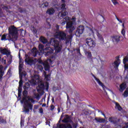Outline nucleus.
<instances>
[{"label":"nucleus","mask_w":128,"mask_h":128,"mask_svg":"<svg viewBox=\"0 0 128 128\" xmlns=\"http://www.w3.org/2000/svg\"><path fill=\"white\" fill-rule=\"evenodd\" d=\"M123 36L125 38L126 36V30H124V28L122 29V32H121Z\"/></svg>","instance_id":"43"},{"label":"nucleus","mask_w":128,"mask_h":128,"mask_svg":"<svg viewBox=\"0 0 128 128\" xmlns=\"http://www.w3.org/2000/svg\"><path fill=\"white\" fill-rule=\"evenodd\" d=\"M72 128H78V124H72Z\"/></svg>","instance_id":"58"},{"label":"nucleus","mask_w":128,"mask_h":128,"mask_svg":"<svg viewBox=\"0 0 128 128\" xmlns=\"http://www.w3.org/2000/svg\"><path fill=\"white\" fill-rule=\"evenodd\" d=\"M86 43L88 46V48H94L96 46V43L91 38H86L85 40Z\"/></svg>","instance_id":"5"},{"label":"nucleus","mask_w":128,"mask_h":128,"mask_svg":"<svg viewBox=\"0 0 128 128\" xmlns=\"http://www.w3.org/2000/svg\"><path fill=\"white\" fill-rule=\"evenodd\" d=\"M115 104L116 108L118 110H122V106H120V104L118 102H116Z\"/></svg>","instance_id":"27"},{"label":"nucleus","mask_w":128,"mask_h":128,"mask_svg":"<svg viewBox=\"0 0 128 128\" xmlns=\"http://www.w3.org/2000/svg\"><path fill=\"white\" fill-rule=\"evenodd\" d=\"M42 64L44 66V70L46 72L50 70V64H48V63H42Z\"/></svg>","instance_id":"19"},{"label":"nucleus","mask_w":128,"mask_h":128,"mask_svg":"<svg viewBox=\"0 0 128 128\" xmlns=\"http://www.w3.org/2000/svg\"><path fill=\"white\" fill-rule=\"evenodd\" d=\"M26 76V72H22L21 74L20 73V78H22V76Z\"/></svg>","instance_id":"36"},{"label":"nucleus","mask_w":128,"mask_h":128,"mask_svg":"<svg viewBox=\"0 0 128 128\" xmlns=\"http://www.w3.org/2000/svg\"><path fill=\"white\" fill-rule=\"evenodd\" d=\"M44 6L45 8H48V2H45L44 4Z\"/></svg>","instance_id":"63"},{"label":"nucleus","mask_w":128,"mask_h":128,"mask_svg":"<svg viewBox=\"0 0 128 128\" xmlns=\"http://www.w3.org/2000/svg\"><path fill=\"white\" fill-rule=\"evenodd\" d=\"M50 44L54 48L50 47H46L44 50V53L45 54V56H50L52 54H54V50H55L56 54L60 52L62 46L60 44V42L56 38H52L50 40Z\"/></svg>","instance_id":"1"},{"label":"nucleus","mask_w":128,"mask_h":128,"mask_svg":"<svg viewBox=\"0 0 128 128\" xmlns=\"http://www.w3.org/2000/svg\"><path fill=\"white\" fill-rule=\"evenodd\" d=\"M120 36H114L112 37V41L114 42H118L120 40Z\"/></svg>","instance_id":"17"},{"label":"nucleus","mask_w":128,"mask_h":128,"mask_svg":"<svg viewBox=\"0 0 128 128\" xmlns=\"http://www.w3.org/2000/svg\"><path fill=\"white\" fill-rule=\"evenodd\" d=\"M84 114L86 116H90L92 114V112H90V111H86Z\"/></svg>","instance_id":"48"},{"label":"nucleus","mask_w":128,"mask_h":128,"mask_svg":"<svg viewBox=\"0 0 128 128\" xmlns=\"http://www.w3.org/2000/svg\"><path fill=\"white\" fill-rule=\"evenodd\" d=\"M44 79L46 80H50V74H48L47 75H45Z\"/></svg>","instance_id":"34"},{"label":"nucleus","mask_w":128,"mask_h":128,"mask_svg":"<svg viewBox=\"0 0 128 128\" xmlns=\"http://www.w3.org/2000/svg\"><path fill=\"white\" fill-rule=\"evenodd\" d=\"M68 36V38H70V40H72V37L74 36V34H72V33H71Z\"/></svg>","instance_id":"57"},{"label":"nucleus","mask_w":128,"mask_h":128,"mask_svg":"<svg viewBox=\"0 0 128 128\" xmlns=\"http://www.w3.org/2000/svg\"><path fill=\"white\" fill-rule=\"evenodd\" d=\"M126 84H124V83H122V84H121L120 85V92H122L123 90H126Z\"/></svg>","instance_id":"21"},{"label":"nucleus","mask_w":128,"mask_h":128,"mask_svg":"<svg viewBox=\"0 0 128 128\" xmlns=\"http://www.w3.org/2000/svg\"><path fill=\"white\" fill-rule=\"evenodd\" d=\"M32 32L34 34H36V30L34 27L33 28Z\"/></svg>","instance_id":"64"},{"label":"nucleus","mask_w":128,"mask_h":128,"mask_svg":"<svg viewBox=\"0 0 128 128\" xmlns=\"http://www.w3.org/2000/svg\"><path fill=\"white\" fill-rule=\"evenodd\" d=\"M56 12V10H54V8H50L47 10L46 12V14H48L49 16H52Z\"/></svg>","instance_id":"11"},{"label":"nucleus","mask_w":128,"mask_h":128,"mask_svg":"<svg viewBox=\"0 0 128 128\" xmlns=\"http://www.w3.org/2000/svg\"><path fill=\"white\" fill-rule=\"evenodd\" d=\"M128 62V53L127 56H125L123 59V64H126Z\"/></svg>","instance_id":"31"},{"label":"nucleus","mask_w":128,"mask_h":128,"mask_svg":"<svg viewBox=\"0 0 128 128\" xmlns=\"http://www.w3.org/2000/svg\"><path fill=\"white\" fill-rule=\"evenodd\" d=\"M80 98V94H77V97H76V98H72L73 100H74V102H76V100H78V99Z\"/></svg>","instance_id":"44"},{"label":"nucleus","mask_w":128,"mask_h":128,"mask_svg":"<svg viewBox=\"0 0 128 128\" xmlns=\"http://www.w3.org/2000/svg\"><path fill=\"white\" fill-rule=\"evenodd\" d=\"M30 84H34L36 82V80H34V78H33L32 80H30Z\"/></svg>","instance_id":"50"},{"label":"nucleus","mask_w":128,"mask_h":128,"mask_svg":"<svg viewBox=\"0 0 128 128\" xmlns=\"http://www.w3.org/2000/svg\"><path fill=\"white\" fill-rule=\"evenodd\" d=\"M38 84L39 89H37V91L40 92V90H44V83L42 80H39L38 81Z\"/></svg>","instance_id":"9"},{"label":"nucleus","mask_w":128,"mask_h":128,"mask_svg":"<svg viewBox=\"0 0 128 128\" xmlns=\"http://www.w3.org/2000/svg\"><path fill=\"white\" fill-rule=\"evenodd\" d=\"M28 56V54H26V59L25 62H26L28 64H32L34 62V60H31L29 58V57L26 58Z\"/></svg>","instance_id":"13"},{"label":"nucleus","mask_w":128,"mask_h":128,"mask_svg":"<svg viewBox=\"0 0 128 128\" xmlns=\"http://www.w3.org/2000/svg\"><path fill=\"white\" fill-rule=\"evenodd\" d=\"M31 52L32 54H34V56H36V55L38 54V52H36V48L34 47L31 50Z\"/></svg>","instance_id":"23"},{"label":"nucleus","mask_w":128,"mask_h":128,"mask_svg":"<svg viewBox=\"0 0 128 128\" xmlns=\"http://www.w3.org/2000/svg\"><path fill=\"white\" fill-rule=\"evenodd\" d=\"M64 20H65V22H68V20H70V17L68 16H66L64 18Z\"/></svg>","instance_id":"55"},{"label":"nucleus","mask_w":128,"mask_h":128,"mask_svg":"<svg viewBox=\"0 0 128 128\" xmlns=\"http://www.w3.org/2000/svg\"><path fill=\"white\" fill-rule=\"evenodd\" d=\"M85 54L89 58H92V52L88 51H85Z\"/></svg>","instance_id":"28"},{"label":"nucleus","mask_w":128,"mask_h":128,"mask_svg":"<svg viewBox=\"0 0 128 128\" xmlns=\"http://www.w3.org/2000/svg\"><path fill=\"white\" fill-rule=\"evenodd\" d=\"M72 40V39H70V38H66V39L65 40H66V44H68V42H70V40Z\"/></svg>","instance_id":"47"},{"label":"nucleus","mask_w":128,"mask_h":128,"mask_svg":"<svg viewBox=\"0 0 128 128\" xmlns=\"http://www.w3.org/2000/svg\"><path fill=\"white\" fill-rule=\"evenodd\" d=\"M86 30H87V32L88 34V36H94V30H92V28L87 26L86 27Z\"/></svg>","instance_id":"14"},{"label":"nucleus","mask_w":128,"mask_h":128,"mask_svg":"<svg viewBox=\"0 0 128 128\" xmlns=\"http://www.w3.org/2000/svg\"><path fill=\"white\" fill-rule=\"evenodd\" d=\"M30 84L28 83V82L25 83V84L24 86V90H28L30 88Z\"/></svg>","instance_id":"24"},{"label":"nucleus","mask_w":128,"mask_h":128,"mask_svg":"<svg viewBox=\"0 0 128 128\" xmlns=\"http://www.w3.org/2000/svg\"><path fill=\"white\" fill-rule=\"evenodd\" d=\"M44 45L42 44H40L38 45V48H39V50H40V52H44Z\"/></svg>","instance_id":"30"},{"label":"nucleus","mask_w":128,"mask_h":128,"mask_svg":"<svg viewBox=\"0 0 128 128\" xmlns=\"http://www.w3.org/2000/svg\"><path fill=\"white\" fill-rule=\"evenodd\" d=\"M4 68H0V76L2 78L4 76V71H3L2 70Z\"/></svg>","instance_id":"35"},{"label":"nucleus","mask_w":128,"mask_h":128,"mask_svg":"<svg viewBox=\"0 0 128 128\" xmlns=\"http://www.w3.org/2000/svg\"><path fill=\"white\" fill-rule=\"evenodd\" d=\"M96 34L98 40H100L102 42H104V38H102V34H100V32H96Z\"/></svg>","instance_id":"22"},{"label":"nucleus","mask_w":128,"mask_h":128,"mask_svg":"<svg viewBox=\"0 0 128 128\" xmlns=\"http://www.w3.org/2000/svg\"><path fill=\"white\" fill-rule=\"evenodd\" d=\"M24 66V64H19V66H18V70H19V74L22 70V68Z\"/></svg>","instance_id":"32"},{"label":"nucleus","mask_w":128,"mask_h":128,"mask_svg":"<svg viewBox=\"0 0 128 128\" xmlns=\"http://www.w3.org/2000/svg\"><path fill=\"white\" fill-rule=\"evenodd\" d=\"M28 100H30V102H36V100H34L32 98H28Z\"/></svg>","instance_id":"56"},{"label":"nucleus","mask_w":128,"mask_h":128,"mask_svg":"<svg viewBox=\"0 0 128 128\" xmlns=\"http://www.w3.org/2000/svg\"><path fill=\"white\" fill-rule=\"evenodd\" d=\"M8 33L10 34H11L12 36H16L18 34V30L21 32V34L24 32V29H20L18 30V28L14 26H11L8 28Z\"/></svg>","instance_id":"4"},{"label":"nucleus","mask_w":128,"mask_h":128,"mask_svg":"<svg viewBox=\"0 0 128 128\" xmlns=\"http://www.w3.org/2000/svg\"><path fill=\"white\" fill-rule=\"evenodd\" d=\"M76 50L77 52V54H80V56L82 55V54H80V48H76Z\"/></svg>","instance_id":"54"},{"label":"nucleus","mask_w":128,"mask_h":128,"mask_svg":"<svg viewBox=\"0 0 128 128\" xmlns=\"http://www.w3.org/2000/svg\"><path fill=\"white\" fill-rule=\"evenodd\" d=\"M0 52L2 53V54L6 56H8V54H10V52L6 48H0Z\"/></svg>","instance_id":"12"},{"label":"nucleus","mask_w":128,"mask_h":128,"mask_svg":"<svg viewBox=\"0 0 128 128\" xmlns=\"http://www.w3.org/2000/svg\"><path fill=\"white\" fill-rule=\"evenodd\" d=\"M12 34H10L8 32V34H6V40H12Z\"/></svg>","instance_id":"29"},{"label":"nucleus","mask_w":128,"mask_h":128,"mask_svg":"<svg viewBox=\"0 0 128 128\" xmlns=\"http://www.w3.org/2000/svg\"><path fill=\"white\" fill-rule=\"evenodd\" d=\"M33 78L34 80H36V81L37 80L38 82L39 80H40V76L38 75H34Z\"/></svg>","instance_id":"33"},{"label":"nucleus","mask_w":128,"mask_h":128,"mask_svg":"<svg viewBox=\"0 0 128 128\" xmlns=\"http://www.w3.org/2000/svg\"><path fill=\"white\" fill-rule=\"evenodd\" d=\"M24 112H30V108H28L26 106H24Z\"/></svg>","instance_id":"51"},{"label":"nucleus","mask_w":128,"mask_h":128,"mask_svg":"<svg viewBox=\"0 0 128 128\" xmlns=\"http://www.w3.org/2000/svg\"><path fill=\"white\" fill-rule=\"evenodd\" d=\"M92 76H94V78L96 80L97 82H98V84L100 86H102V88H104V84H102V82H100V79L96 77L94 75H92Z\"/></svg>","instance_id":"16"},{"label":"nucleus","mask_w":128,"mask_h":128,"mask_svg":"<svg viewBox=\"0 0 128 128\" xmlns=\"http://www.w3.org/2000/svg\"><path fill=\"white\" fill-rule=\"evenodd\" d=\"M84 26H80L77 28L75 34L76 36H80V34H84Z\"/></svg>","instance_id":"7"},{"label":"nucleus","mask_w":128,"mask_h":128,"mask_svg":"<svg viewBox=\"0 0 128 128\" xmlns=\"http://www.w3.org/2000/svg\"><path fill=\"white\" fill-rule=\"evenodd\" d=\"M38 68L40 70V72H42V70H44V67L42 65H38Z\"/></svg>","instance_id":"40"},{"label":"nucleus","mask_w":128,"mask_h":128,"mask_svg":"<svg viewBox=\"0 0 128 128\" xmlns=\"http://www.w3.org/2000/svg\"><path fill=\"white\" fill-rule=\"evenodd\" d=\"M112 2L114 4H118V2H116V0H112Z\"/></svg>","instance_id":"61"},{"label":"nucleus","mask_w":128,"mask_h":128,"mask_svg":"<svg viewBox=\"0 0 128 128\" xmlns=\"http://www.w3.org/2000/svg\"><path fill=\"white\" fill-rule=\"evenodd\" d=\"M123 96L124 98H127V96H128V92L126 90L124 91Z\"/></svg>","instance_id":"46"},{"label":"nucleus","mask_w":128,"mask_h":128,"mask_svg":"<svg viewBox=\"0 0 128 128\" xmlns=\"http://www.w3.org/2000/svg\"><path fill=\"white\" fill-rule=\"evenodd\" d=\"M22 78H20V80L19 82V86L18 88H22Z\"/></svg>","instance_id":"41"},{"label":"nucleus","mask_w":128,"mask_h":128,"mask_svg":"<svg viewBox=\"0 0 128 128\" xmlns=\"http://www.w3.org/2000/svg\"><path fill=\"white\" fill-rule=\"evenodd\" d=\"M28 90H24V91L23 92V96H28Z\"/></svg>","instance_id":"45"},{"label":"nucleus","mask_w":128,"mask_h":128,"mask_svg":"<svg viewBox=\"0 0 128 128\" xmlns=\"http://www.w3.org/2000/svg\"><path fill=\"white\" fill-rule=\"evenodd\" d=\"M116 60L112 64L114 68L118 70V66L120 64V56H117L116 57Z\"/></svg>","instance_id":"8"},{"label":"nucleus","mask_w":128,"mask_h":128,"mask_svg":"<svg viewBox=\"0 0 128 128\" xmlns=\"http://www.w3.org/2000/svg\"><path fill=\"white\" fill-rule=\"evenodd\" d=\"M124 70H128V64L124 65Z\"/></svg>","instance_id":"62"},{"label":"nucleus","mask_w":128,"mask_h":128,"mask_svg":"<svg viewBox=\"0 0 128 128\" xmlns=\"http://www.w3.org/2000/svg\"><path fill=\"white\" fill-rule=\"evenodd\" d=\"M54 110V106L52 104L50 106V110Z\"/></svg>","instance_id":"60"},{"label":"nucleus","mask_w":128,"mask_h":128,"mask_svg":"<svg viewBox=\"0 0 128 128\" xmlns=\"http://www.w3.org/2000/svg\"><path fill=\"white\" fill-rule=\"evenodd\" d=\"M22 87L18 88V98H20L22 96Z\"/></svg>","instance_id":"26"},{"label":"nucleus","mask_w":128,"mask_h":128,"mask_svg":"<svg viewBox=\"0 0 128 128\" xmlns=\"http://www.w3.org/2000/svg\"><path fill=\"white\" fill-rule=\"evenodd\" d=\"M6 124V120L4 119V118L0 116V124Z\"/></svg>","instance_id":"20"},{"label":"nucleus","mask_w":128,"mask_h":128,"mask_svg":"<svg viewBox=\"0 0 128 128\" xmlns=\"http://www.w3.org/2000/svg\"><path fill=\"white\" fill-rule=\"evenodd\" d=\"M39 112L40 114H44V110L42 108L39 109Z\"/></svg>","instance_id":"59"},{"label":"nucleus","mask_w":128,"mask_h":128,"mask_svg":"<svg viewBox=\"0 0 128 128\" xmlns=\"http://www.w3.org/2000/svg\"><path fill=\"white\" fill-rule=\"evenodd\" d=\"M40 42L44 44H48V39L44 37L41 36L40 38Z\"/></svg>","instance_id":"18"},{"label":"nucleus","mask_w":128,"mask_h":128,"mask_svg":"<svg viewBox=\"0 0 128 128\" xmlns=\"http://www.w3.org/2000/svg\"><path fill=\"white\" fill-rule=\"evenodd\" d=\"M30 102V100H28H28H26V97L25 96L22 98V100H21V103L24 104H24L26 106H28V104H30L28 102Z\"/></svg>","instance_id":"15"},{"label":"nucleus","mask_w":128,"mask_h":128,"mask_svg":"<svg viewBox=\"0 0 128 128\" xmlns=\"http://www.w3.org/2000/svg\"><path fill=\"white\" fill-rule=\"evenodd\" d=\"M61 8L62 10H66V4H62L61 6Z\"/></svg>","instance_id":"42"},{"label":"nucleus","mask_w":128,"mask_h":128,"mask_svg":"<svg viewBox=\"0 0 128 128\" xmlns=\"http://www.w3.org/2000/svg\"><path fill=\"white\" fill-rule=\"evenodd\" d=\"M68 12L65 10L64 12H59V13L58 14V16L60 20H62V18H64V16H68Z\"/></svg>","instance_id":"10"},{"label":"nucleus","mask_w":128,"mask_h":128,"mask_svg":"<svg viewBox=\"0 0 128 128\" xmlns=\"http://www.w3.org/2000/svg\"><path fill=\"white\" fill-rule=\"evenodd\" d=\"M94 120H96V122H104V119L95 118Z\"/></svg>","instance_id":"25"},{"label":"nucleus","mask_w":128,"mask_h":128,"mask_svg":"<svg viewBox=\"0 0 128 128\" xmlns=\"http://www.w3.org/2000/svg\"><path fill=\"white\" fill-rule=\"evenodd\" d=\"M1 40H6V34H4L2 36Z\"/></svg>","instance_id":"39"},{"label":"nucleus","mask_w":128,"mask_h":128,"mask_svg":"<svg viewBox=\"0 0 128 128\" xmlns=\"http://www.w3.org/2000/svg\"><path fill=\"white\" fill-rule=\"evenodd\" d=\"M64 124H57L56 128H72V126L70 124H74L72 120V116L68 114H65L64 118L62 120Z\"/></svg>","instance_id":"2"},{"label":"nucleus","mask_w":128,"mask_h":128,"mask_svg":"<svg viewBox=\"0 0 128 128\" xmlns=\"http://www.w3.org/2000/svg\"><path fill=\"white\" fill-rule=\"evenodd\" d=\"M46 88V92H48V88H50V84L48 82H46L45 85H44V88Z\"/></svg>","instance_id":"37"},{"label":"nucleus","mask_w":128,"mask_h":128,"mask_svg":"<svg viewBox=\"0 0 128 128\" xmlns=\"http://www.w3.org/2000/svg\"><path fill=\"white\" fill-rule=\"evenodd\" d=\"M34 96H36L35 98H36V100H40V94H34Z\"/></svg>","instance_id":"53"},{"label":"nucleus","mask_w":128,"mask_h":128,"mask_svg":"<svg viewBox=\"0 0 128 128\" xmlns=\"http://www.w3.org/2000/svg\"><path fill=\"white\" fill-rule=\"evenodd\" d=\"M56 38L60 40H66V34L64 31H60L56 32Z\"/></svg>","instance_id":"6"},{"label":"nucleus","mask_w":128,"mask_h":128,"mask_svg":"<svg viewBox=\"0 0 128 128\" xmlns=\"http://www.w3.org/2000/svg\"><path fill=\"white\" fill-rule=\"evenodd\" d=\"M18 10L19 12H24V10L22 8H20L18 9Z\"/></svg>","instance_id":"52"},{"label":"nucleus","mask_w":128,"mask_h":128,"mask_svg":"<svg viewBox=\"0 0 128 128\" xmlns=\"http://www.w3.org/2000/svg\"><path fill=\"white\" fill-rule=\"evenodd\" d=\"M76 17H72V21L68 22L66 23V28L68 30V32L69 34H72L74 30H76V28L74 26V24H76Z\"/></svg>","instance_id":"3"},{"label":"nucleus","mask_w":128,"mask_h":128,"mask_svg":"<svg viewBox=\"0 0 128 128\" xmlns=\"http://www.w3.org/2000/svg\"><path fill=\"white\" fill-rule=\"evenodd\" d=\"M6 74H10V76H12V68H10L7 72Z\"/></svg>","instance_id":"49"},{"label":"nucleus","mask_w":128,"mask_h":128,"mask_svg":"<svg viewBox=\"0 0 128 128\" xmlns=\"http://www.w3.org/2000/svg\"><path fill=\"white\" fill-rule=\"evenodd\" d=\"M25 106L28 108H30V110H32L33 105L32 104L30 103L28 104L26 106Z\"/></svg>","instance_id":"38"}]
</instances>
